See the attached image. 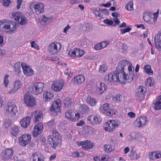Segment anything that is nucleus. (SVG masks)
<instances>
[{
    "instance_id": "obj_1",
    "label": "nucleus",
    "mask_w": 161,
    "mask_h": 161,
    "mask_svg": "<svg viewBox=\"0 0 161 161\" xmlns=\"http://www.w3.org/2000/svg\"><path fill=\"white\" fill-rule=\"evenodd\" d=\"M118 73L112 72L105 77V80L112 83H120L130 82L134 76V68L131 63L126 60L121 61L116 68Z\"/></svg>"
},
{
    "instance_id": "obj_2",
    "label": "nucleus",
    "mask_w": 161,
    "mask_h": 161,
    "mask_svg": "<svg viewBox=\"0 0 161 161\" xmlns=\"http://www.w3.org/2000/svg\"><path fill=\"white\" fill-rule=\"evenodd\" d=\"M2 31L8 34H13L17 31L16 25L15 22L6 19L3 26L2 27Z\"/></svg>"
},
{
    "instance_id": "obj_3",
    "label": "nucleus",
    "mask_w": 161,
    "mask_h": 161,
    "mask_svg": "<svg viewBox=\"0 0 161 161\" xmlns=\"http://www.w3.org/2000/svg\"><path fill=\"white\" fill-rule=\"evenodd\" d=\"M52 135H50L48 137V140L50 142L51 147L55 148L59 143L61 142V136L56 130H53Z\"/></svg>"
},
{
    "instance_id": "obj_4",
    "label": "nucleus",
    "mask_w": 161,
    "mask_h": 161,
    "mask_svg": "<svg viewBox=\"0 0 161 161\" xmlns=\"http://www.w3.org/2000/svg\"><path fill=\"white\" fill-rule=\"evenodd\" d=\"M119 125L120 123L117 120H110L104 124L103 128L105 131L112 132L118 128Z\"/></svg>"
},
{
    "instance_id": "obj_5",
    "label": "nucleus",
    "mask_w": 161,
    "mask_h": 161,
    "mask_svg": "<svg viewBox=\"0 0 161 161\" xmlns=\"http://www.w3.org/2000/svg\"><path fill=\"white\" fill-rule=\"evenodd\" d=\"M61 101L59 99H56L53 102L49 109L51 115L55 116L61 113Z\"/></svg>"
},
{
    "instance_id": "obj_6",
    "label": "nucleus",
    "mask_w": 161,
    "mask_h": 161,
    "mask_svg": "<svg viewBox=\"0 0 161 161\" xmlns=\"http://www.w3.org/2000/svg\"><path fill=\"white\" fill-rule=\"evenodd\" d=\"M44 85L43 83L35 82L31 84L29 87V90L32 93L37 95L42 92Z\"/></svg>"
},
{
    "instance_id": "obj_7",
    "label": "nucleus",
    "mask_w": 161,
    "mask_h": 161,
    "mask_svg": "<svg viewBox=\"0 0 161 161\" xmlns=\"http://www.w3.org/2000/svg\"><path fill=\"white\" fill-rule=\"evenodd\" d=\"M18 112V108L15 103L13 102H9L5 111L6 114L10 116L14 117Z\"/></svg>"
},
{
    "instance_id": "obj_8",
    "label": "nucleus",
    "mask_w": 161,
    "mask_h": 161,
    "mask_svg": "<svg viewBox=\"0 0 161 161\" xmlns=\"http://www.w3.org/2000/svg\"><path fill=\"white\" fill-rule=\"evenodd\" d=\"M30 6L31 9L34 10L37 14L43 13L44 11L45 6L43 3L40 2H36L31 3Z\"/></svg>"
},
{
    "instance_id": "obj_9",
    "label": "nucleus",
    "mask_w": 161,
    "mask_h": 161,
    "mask_svg": "<svg viewBox=\"0 0 161 161\" xmlns=\"http://www.w3.org/2000/svg\"><path fill=\"white\" fill-rule=\"evenodd\" d=\"M148 122V119L147 117L141 116L134 121V125L137 128H143L147 124Z\"/></svg>"
},
{
    "instance_id": "obj_10",
    "label": "nucleus",
    "mask_w": 161,
    "mask_h": 161,
    "mask_svg": "<svg viewBox=\"0 0 161 161\" xmlns=\"http://www.w3.org/2000/svg\"><path fill=\"white\" fill-rule=\"evenodd\" d=\"M61 47V43L54 42L49 44L47 50L51 55H54L59 52Z\"/></svg>"
},
{
    "instance_id": "obj_11",
    "label": "nucleus",
    "mask_w": 161,
    "mask_h": 161,
    "mask_svg": "<svg viewBox=\"0 0 161 161\" xmlns=\"http://www.w3.org/2000/svg\"><path fill=\"white\" fill-rule=\"evenodd\" d=\"M31 135L28 133L24 134L20 136L19 143L21 146L25 147L30 144L31 141Z\"/></svg>"
},
{
    "instance_id": "obj_12",
    "label": "nucleus",
    "mask_w": 161,
    "mask_h": 161,
    "mask_svg": "<svg viewBox=\"0 0 161 161\" xmlns=\"http://www.w3.org/2000/svg\"><path fill=\"white\" fill-rule=\"evenodd\" d=\"M80 114L78 112H75L73 110H68L65 113V117L71 121L74 122L80 118Z\"/></svg>"
},
{
    "instance_id": "obj_13",
    "label": "nucleus",
    "mask_w": 161,
    "mask_h": 161,
    "mask_svg": "<svg viewBox=\"0 0 161 161\" xmlns=\"http://www.w3.org/2000/svg\"><path fill=\"white\" fill-rule=\"evenodd\" d=\"M159 10L153 14H145L143 17L144 21L149 24H152L157 21L159 14Z\"/></svg>"
},
{
    "instance_id": "obj_14",
    "label": "nucleus",
    "mask_w": 161,
    "mask_h": 161,
    "mask_svg": "<svg viewBox=\"0 0 161 161\" xmlns=\"http://www.w3.org/2000/svg\"><path fill=\"white\" fill-rule=\"evenodd\" d=\"M100 111L108 116H112L116 113L115 110L110 109L109 104L105 103L101 106L100 107Z\"/></svg>"
},
{
    "instance_id": "obj_15",
    "label": "nucleus",
    "mask_w": 161,
    "mask_h": 161,
    "mask_svg": "<svg viewBox=\"0 0 161 161\" xmlns=\"http://www.w3.org/2000/svg\"><path fill=\"white\" fill-rule=\"evenodd\" d=\"M85 51L83 49L75 48L71 49L68 53V55L73 58L81 57L84 54Z\"/></svg>"
},
{
    "instance_id": "obj_16",
    "label": "nucleus",
    "mask_w": 161,
    "mask_h": 161,
    "mask_svg": "<svg viewBox=\"0 0 161 161\" xmlns=\"http://www.w3.org/2000/svg\"><path fill=\"white\" fill-rule=\"evenodd\" d=\"M21 66L24 74L26 76H31L34 74V71L31 66L25 63H21Z\"/></svg>"
},
{
    "instance_id": "obj_17",
    "label": "nucleus",
    "mask_w": 161,
    "mask_h": 161,
    "mask_svg": "<svg viewBox=\"0 0 161 161\" xmlns=\"http://www.w3.org/2000/svg\"><path fill=\"white\" fill-rule=\"evenodd\" d=\"M14 19L16 21L21 25H25L27 23V20L26 17L22 14L19 12L15 14L13 13Z\"/></svg>"
},
{
    "instance_id": "obj_18",
    "label": "nucleus",
    "mask_w": 161,
    "mask_h": 161,
    "mask_svg": "<svg viewBox=\"0 0 161 161\" xmlns=\"http://www.w3.org/2000/svg\"><path fill=\"white\" fill-rule=\"evenodd\" d=\"M95 89L97 92L99 94L104 93L107 88L106 85L101 81H98L95 83Z\"/></svg>"
},
{
    "instance_id": "obj_19",
    "label": "nucleus",
    "mask_w": 161,
    "mask_h": 161,
    "mask_svg": "<svg viewBox=\"0 0 161 161\" xmlns=\"http://www.w3.org/2000/svg\"><path fill=\"white\" fill-rule=\"evenodd\" d=\"M88 122L92 125H97L100 124L102 121L99 115L94 114L88 116L87 117Z\"/></svg>"
},
{
    "instance_id": "obj_20",
    "label": "nucleus",
    "mask_w": 161,
    "mask_h": 161,
    "mask_svg": "<svg viewBox=\"0 0 161 161\" xmlns=\"http://www.w3.org/2000/svg\"><path fill=\"white\" fill-rule=\"evenodd\" d=\"M64 85L63 82L61 80H56L53 82L51 85V89L54 92H58L61 91Z\"/></svg>"
},
{
    "instance_id": "obj_21",
    "label": "nucleus",
    "mask_w": 161,
    "mask_h": 161,
    "mask_svg": "<svg viewBox=\"0 0 161 161\" xmlns=\"http://www.w3.org/2000/svg\"><path fill=\"white\" fill-rule=\"evenodd\" d=\"M22 86L21 81L19 80H17L14 83L13 87L11 89H7L8 94H12L16 92Z\"/></svg>"
},
{
    "instance_id": "obj_22",
    "label": "nucleus",
    "mask_w": 161,
    "mask_h": 161,
    "mask_svg": "<svg viewBox=\"0 0 161 161\" xmlns=\"http://www.w3.org/2000/svg\"><path fill=\"white\" fill-rule=\"evenodd\" d=\"M24 101L25 103L30 107H33L36 105L35 98L32 96L25 94L24 96Z\"/></svg>"
},
{
    "instance_id": "obj_23",
    "label": "nucleus",
    "mask_w": 161,
    "mask_h": 161,
    "mask_svg": "<svg viewBox=\"0 0 161 161\" xmlns=\"http://www.w3.org/2000/svg\"><path fill=\"white\" fill-rule=\"evenodd\" d=\"M14 150L11 148H7L3 151L1 153V157L4 160L11 158L14 155Z\"/></svg>"
},
{
    "instance_id": "obj_24",
    "label": "nucleus",
    "mask_w": 161,
    "mask_h": 161,
    "mask_svg": "<svg viewBox=\"0 0 161 161\" xmlns=\"http://www.w3.org/2000/svg\"><path fill=\"white\" fill-rule=\"evenodd\" d=\"M43 124L41 123H39L36 125L34 128L32 134L33 136L36 137L40 134L43 130Z\"/></svg>"
},
{
    "instance_id": "obj_25",
    "label": "nucleus",
    "mask_w": 161,
    "mask_h": 161,
    "mask_svg": "<svg viewBox=\"0 0 161 161\" xmlns=\"http://www.w3.org/2000/svg\"><path fill=\"white\" fill-rule=\"evenodd\" d=\"M77 144L78 146H81L82 148L86 149H90L92 148L94 146V144L92 142L88 140L77 142Z\"/></svg>"
},
{
    "instance_id": "obj_26",
    "label": "nucleus",
    "mask_w": 161,
    "mask_h": 161,
    "mask_svg": "<svg viewBox=\"0 0 161 161\" xmlns=\"http://www.w3.org/2000/svg\"><path fill=\"white\" fill-rule=\"evenodd\" d=\"M31 119L29 116H26L22 119L19 122L21 126L24 129L27 128L30 125Z\"/></svg>"
},
{
    "instance_id": "obj_27",
    "label": "nucleus",
    "mask_w": 161,
    "mask_h": 161,
    "mask_svg": "<svg viewBox=\"0 0 161 161\" xmlns=\"http://www.w3.org/2000/svg\"><path fill=\"white\" fill-rule=\"evenodd\" d=\"M32 118H33L35 122L40 121L43 119V114L42 111H35L31 113Z\"/></svg>"
},
{
    "instance_id": "obj_28",
    "label": "nucleus",
    "mask_w": 161,
    "mask_h": 161,
    "mask_svg": "<svg viewBox=\"0 0 161 161\" xmlns=\"http://www.w3.org/2000/svg\"><path fill=\"white\" fill-rule=\"evenodd\" d=\"M53 20L52 17L47 16L43 15L39 19V23L42 25H46Z\"/></svg>"
},
{
    "instance_id": "obj_29",
    "label": "nucleus",
    "mask_w": 161,
    "mask_h": 161,
    "mask_svg": "<svg viewBox=\"0 0 161 161\" xmlns=\"http://www.w3.org/2000/svg\"><path fill=\"white\" fill-rule=\"evenodd\" d=\"M31 161H44L43 156L39 152L33 153L31 157Z\"/></svg>"
},
{
    "instance_id": "obj_30",
    "label": "nucleus",
    "mask_w": 161,
    "mask_h": 161,
    "mask_svg": "<svg viewBox=\"0 0 161 161\" xmlns=\"http://www.w3.org/2000/svg\"><path fill=\"white\" fill-rule=\"evenodd\" d=\"M85 80V78L82 75H79L75 76L71 81L77 84H80L83 83Z\"/></svg>"
},
{
    "instance_id": "obj_31",
    "label": "nucleus",
    "mask_w": 161,
    "mask_h": 161,
    "mask_svg": "<svg viewBox=\"0 0 161 161\" xmlns=\"http://www.w3.org/2000/svg\"><path fill=\"white\" fill-rule=\"evenodd\" d=\"M150 159L155 160L161 158V151L158 150L150 152L148 154Z\"/></svg>"
},
{
    "instance_id": "obj_32",
    "label": "nucleus",
    "mask_w": 161,
    "mask_h": 161,
    "mask_svg": "<svg viewBox=\"0 0 161 161\" xmlns=\"http://www.w3.org/2000/svg\"><path fill=\"white\" fill-rule=\"evenodd\" d=\"M53 97V94L50 91H45L43 92L42 98L44 102L49 101Z\"/></svg>"
},
{
    "instance_id": "obj_33",
    "label": "nucleus",
    "mask_w": 161,
    "mask_h": 161,
    "mask_svg": "<svg viewBox=\"0 0 161 161\" xmlns=\"http://www.w3.org/2000/svg\"><path fill=\"white\" fill-rule=\"evenodd\" d=\"M155 47L158 50H161V33L156 36L154 39Z\"/></svg>"
},
{
    "instance_id": "obj_34",
    "label": "nucleus",
    "mask_w": 161,
    "mask_h": 161,
    "mask_svg": "<svg viewBox=\"0 0 161 161\" xmlns=\"http://www.w3.org/2000/svg\"><path fill=\"white\" fill-rule=\"evenodd\" d=\"M129 156L132 160H135L138 159L141 157V153L137 152L133 149H131L129 154Z\"/></svg>"
},
{
    "instance_id": "obj_35",
    "label": "nucleus",
    "mask_w": 161,
    "mask_h": 161,
    "mask_svg": "<svg viewBox=\"0 0 161 161\" xmlns=\"http://www.w3.org/2000/svg\"><path fill=\"white\" fill-rule=\"evenodd\" d=\"M153 106L156 110H159L161 109V95L158 97Z\"/></svg>"
},
{
    "instance_id": "obj_36",
    "label": "nucleus",
    "mask_w": 161,
    "mask_h": 161,
    "mask_svg": "<svg viewBox=\"0 0 161 161\" xmlns=\"http://www.w3.org/2000/svg\"><path fill=\"white\" fill-rule=\"evenodd\" d=\"M20 127L18 126H14L10 129V133L12 136H16L19 131Z\"/></svg>"
},
{
    "instance_id": "obj_37",
    "label": "nucleus",
    "mask_w": 161,
    "mask_h": 161,
    "mask_svg": "<svg viewBox=\"0 0 161 161\" xmlns=\"http://www.w3.org/2000/svg\"><path fill=\"white\" fill-rule=\"evenodd\" d=\"M95 129L90 126H86L84 128L83 132L85 135L92 134L95 132Z\"/></svg>"
},
{
    "instance_id": "obj_38",
    "label": "nucleus",
    "mask_w": 161,
    "mask_h": 161,
    "mask_svg": "<svg viewBox=\"0 0 161 161\" xmlns=\"http://www.w3.org/2000/svg\"><path fill=\"white\" fill-rule=\"evenodd\" d=\"M86 102L89 105L94 106L96 105L97 101L96 99L88 95L86 98Z\"/></svg>"
},
{
    "instance_id": "obj_39",
    "label": "nucleus",
    "mask_w": 161,
    "mask_h": 161,
    "mask_svg": "<svg viewBox=\"0 0 161 161\" xmlns=\"http://www.w3.org/2000/svg\"><path fill=\"white\" fill-rule=\"evenodd\" d=\"M104 151L107 153H109L113 151L115 149L114 146L111 144H106L103 147Z\"/></svg>"
},
{
    "instance_id": "obj_40",
    "label": "nucleus",
    "mask_w": 161,
    "mask_h": 161,
    "mask_svg": "<svg viewBox=\"0 0 161 161\" xmlns=\"http://www.w3.org/2000/svg\"><path fill=\"white\" fill-rule=\"evenodd\" d=\"M79 109L83 114L88 113L89 111V108L86 105L84 104H79Z\"/></svg>"
},
{
    "instance_id": "obj_41",
    "label": "nucleus",
    "mask_w": 161,
    "mask_h": 161,
    "mask_svg": "<svg viewBox=\"0 0 161 161\" xmlns=\"http://www.w3.org/2000/svg\"><path fill=\"white\" fill-rule=\"evenodd\" d=\"M139 136V133H137L133 132H131L128 136V138L129 140L130 141L133 140H136L138 138Z\"/></svg>"
},
{
    "instance_id": "obj_42",
    "label": "nucleus",
    "mask_w": 161,
    "mask_h": 161,
    "mask_svg": "<svg viewBox=\"0 0 161 161\" xmlns=\"http://www.w3.org/2000/svg\"><path fill=\"white\" fill-rule=\"evenodd\" d=\"M21 64H20L19 62L17 63L14 64V70L16 74H19L21 73Z\"/></svg>"
},
{
    "instance_id": "obj_43",
    "label": "nucleus",
    "mask_w": 161,
    "mask_h": 161,
    "mask_svg": "<svg viewBox=\"0 0 161 161\" xmlns=\"http://www.w3.org/2000/svg\"><path fill=\"white\" fill-rule=\"evenodd\" d=\"M112 15L114 17V19H113L114 21L117 25H119L120 23V22L118 19V17L120 16V14L117 12H113L112 13Z\"/></svg>"
},
{
    "instance_id": "obj_44",
    "label": "nucleus",
    "mask_w": 161,
    "mask_h": 161,
    "mask_svg": "<svg viewBox=\"0 0 161 161\" xmlns=\"http://www.w3.org/2000/svg\"><path fill=\"white\" fill-rule=\"evenodd\" d=\"M144 69L145 72L147 74L151 75L153 74V71L151 69V67L148 65H146L144 66Z\"/></svg>"
},
{
    "instance_id": "obj_45",
    "label": "nucleus",
    "mask_w": 161,
    "mask_h": 161,
    "mask_svg": "<svg viewBox=\"0 0 161 161\" xmlns=\"http://www.w3.org/2000/svg\"><path fill=\"white\" fill-rule=\"evenodd\" d=\"M63 103L65 107L68 108L71 106L72 103V102L71 99L67 97L64 99Z\"/></svg>"
},
{
    "instance_id": "obj_46",
    "label": "nucleus",
    "mask_w": 161,
    "mask_h": 161,
    "mask_svg": "<svg viewBox=\"0 0 161 161\" xmlns=\"http://www.w3.org/2000/svg\"><path fill=\"white\" fill-rule=\"evenodd\" d=\"M125 8L127 11H132L133 10V2L130 1L126 5Z\"/></svg>"
},
{
    "instance_id": "obj_47",
    "label": "nucleus",
    "mask_w": 161,
    "mask_h": 161,
    "mask_svg": "<svg viewBox=\"0 0 161 161\" xmlns=\"http://www.w3.org/2000/svg\"><path fill=\"white\" fill-rule=\"evenodd\" d=\"M124 99V98L122 95H115L113 97L112 101L114 102H119L122 101Z\"/></svg>"
},
{
    "instance_id": "obj_48",
    "label": "nucleus",
    "mask_w": 161,
    "mask_h": 161,
    "mask_svg": "<svg viewBox=\"0 0 161 161\" xmlns=\"http://www.w3.org/2000/svg\"><path fill=\"white\" fill-rule=\"evenodd\" d=\"M93 13L95 14L96 18L98 20H101L103 18L98 11L96 9H94L93 11Z\"/></svg>"
},
{
    "instance_id": "obj_49",
    "label": "nucleus",
    "mask_w": 161,
    "mask_h": 161,
    "mask_svg": "<svg viewBox=\"0 0 161 161\" xmlns=\"http://www.w3.org/2000/svg\"><path fill=\"white\" fill-rule=\"evenodd\" d=\"M9 75L6 74L5 75L3 80V83L4 86L5 88H7L9 83Z\"/></svg>"
},
{
    "instance_id": "obj_50",
    "label": "nucleus",
    "mask_w": 161,
    "mask_h": 161,
    "mask_svg": "<svg viewBox=\"0 0 161 161\" xmlns=\"http://www.w3.org/2000/svg\"><path fill=\"white\" fill-rule=\"evenodd\" d=\"M85 155V154L83 153L80 152L79 153L77 151H75L73 152L72 153V156L73 158H82L84 157Z\"/></svg>"
},
{
    "instance_id": "obj_51",
    "label": "nucleus",
    "mask_w": 161,
    "mask_h": 161,
    "mask_svg": "<svg viewBox=\"0 0 161 161\" xmlns=\"http://www.w3.org/2000/svg\"><path fill=\"white\" fill-rule=\"evenodd\" d=\"M107 67L104 64H103L100 66L99 69V71L101 73L105 72L107 70Z\"/></svg>"
},
{
    "instance_id": "obj_52",
    "label": "nucleus",
    "mask_w": 161,
    "mask_h": 161,
    "mask_svg": "<svg viewBox=\"0 0 161 161\" xmlns=\"http://www.w3.org/2000/svg\"><path fill=\"white\" fill-rule=\"evenodd\" d=\"M146 91V88L142 86H139L137 89V93L144 94Z\"/></svg>"
},
{
    "instance_id": "obj_53",
    "label": "nucleus",
    "mask_w": 161,
    "mask_h": 161,
    "mask_svg": "<svg viewBox=\"0 0 161 161\" xmlns=\"http://www.w3.org/2000/svg\"><path fill=\"white\" fill-rule=\"evenodd\" d=\"M95 161H106L107 158L105 156H97L93 158Z\"/></svg>"
},
{
    "instance_id": "obj_54",
    "label": "nucleus",
    "mask_w": 161,
    "mask_h": 161,
    "mask_svg": "<svg viewBox=\"0 0 161 161\" xmlns=\"http://www.w3.org/2000/svg\"><path fill=\"white\" fill-rule=\"evenodd\" d=\"M56 122L54 119H52L47 123V125L50 127H53L56 125Z\"/></svg>"
},
{
    "instance_id": "obj_55",
    "label": "nucleus",
    "mask_w": 161,
    "mask_h": 161,
    "mask_svg": "<svg viewBox=\"0 0 161 161\" xmlns=\"http://www.w3.org/2000/svg\"><path fill=\"white\" fill-rule=\"evenodd\" d=\"M146 85L147 86H151L153 85V82L151 77H149L147 79L146 81Z\"/></svg>"
},
{
    "instance_id": "obj_56",
    "label": "nucleus",
    "mask_w": 161,
    "mask_h": 161,
    "mask_svg": "<svg viewBox=\"0 0 161 161\" xmlns=\"http://www.w3.org/2000/svg\"><path fill=\"white\" fill-rule=\"evenodd\" d=\"M11 123L12 121L11 120L7 119L4 123L3 126L5 128H7L10 126Z\"/></svg>"
},
{
    "instance_id": "obj_57",
    "label": "nucleus",
    "mask_w": 161,
    "mask_h": 161,
    "mask_svg": "<svg viewBox=\"0 0 161 161\" xmlns=\"http://www.w3.org/2000/svg\"><path fill=\"white\" fill-rule=\"evenodd\" d=\"M120 49L122 50V51L123 52L125 53L127 49L126 45L125 43H120Z\"/></svg>"
},
{
    "instance_id": "obj_58",
    "label": "nucleus",
    "mask_w": 161,
    "mask_h": 161,
    "mask_svg": "<svg viewBox=\"0 0 161 161\" xmlns=\"http://www.w3.org/2000/svg\"><path fill=\"white\" fill-rule=\"evenodd\" d=\"M103 22L104 23H105L108 25H111V26L113 25L114 26H116V25H113V22L112 20L108 19H104L103 20Z\"/></svg>"
},
{
    "instance_id": "obj_59",
    "label": "nucleus",
    "mask_w": 161,
    "mask_h": 161,
    "mask_svg": "<svg viewBox=\"0 0 161 161\" xmlns=\"http://www.w3.org/2000/svg\"><path fill=\"white\" fill-rule=\"evenodd\" d=\"M100 43L101 44L102 48L103 49L109 45L110 42L109 41H105L102 42Z\"/></svg>"
},
{
    "instance_id": "obj_60",
    "label": "nucleus",
    "mask_w": 161,
    "mask_h": 161,
    "mask_svg": "<svg viewBox=\"0 0 161 161\" xmlns=\"http://www.w3.org/2000/svg\"><path fill=\"white\" fill-rule=\"evenodd\" d=\"M131 29L130 27H127L125 29H122L120 30V33L122 34H124L125 33L129 32L131 30Z\"/></svg>"
},
{
    "instance_id": "obj_61",
    "label": "nucleus",
    "mask_w": 161,
    "mask_h": 161,
    "mask_svg": "<svg viewBox=\"0 0 161 161\" xmlns=\"http://www.w3.org/2000/svg\"><path fill=\"white\" fill-rule=\"evenodd\" d=\"M31 46L32 47L36 49H39V46L34 41H32L31 42Z\"/></svg>"
},
{
    "instance_id": "obj_62",
    "label": "nucleus",
    "mask_w": 161,
    "mask_h": 161,
    "mask_svg": "<svg viewBox=\"0 0 161 161\" xmlns=\"http://www.w3.org/2000/svg\"><path fill=\"white\" fill-rule=\"evenodd\" d=\"M94 47V49L97 50H100L103 49L100 42L95 44Z\"/></svg>"
},
{
    "instance_id": "obj_63",
    "label": "nucleus",
    "mask_w": 161,
    "mask_h": 161,
    "mask_svg": "<svg viewBox=\"0 0 161 161\" xmlns=\"http://www.w3.org/2000/svg\"><path fill=\"white\" fill-rule=\"evenodd\" d=\"M65 71L64 72V74L65 75H68V76L69 77H71L72 75V74L71 72V71H69V68H67L65 69Z\"/></svg>"
},
{
    "instance_id": "obj_64",
    "label": "nucleus",
    "mask_w": 161,
    "mask_h": 161,
    "mask_svg": "<svg viewBox=\"0 0 161 161\" xmlns=\"http://www.w3.org/2000/svg\"><path fill=\"white\" fill-rule=\"evenodd\" d=\"M11 3V1L10 0H3V4L5 6L8 7Z\"/></svg>"
}]
</instances>
